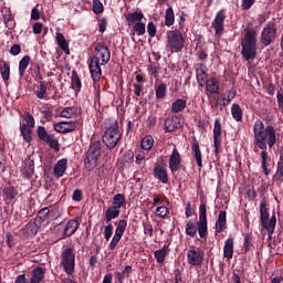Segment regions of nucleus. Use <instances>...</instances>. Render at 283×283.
Masks as SVG:
<instances>
[{
    "label": "nucleus",
    "mask_w": 283,
    "mask_h": 283,
    "mask_svg": "<svg viewBox=\"0 0 283 283\" xmlns=\"http://www.w3.org/2000/svg\"><path fill=\"white\" fill-rule=\"evenodd\" d=\"M158 65L157 64H150L148 66V73L150 76H154V78H158Z\"/></svg>",
    "instance_id": "e2e57ef3"
},
{
    "label": "nucleus",
    "mask_w": 283,
    "mask_h": 283,
    "mask_svg": "<svg viewBox=\"0 0 283 283\" xmlns=\"http://www.w3.org/2000/svg\"><path fill=\"white\" fill-rule=\"evenodd\" d=\"M176 23V14L174 13V8L169 7L165 12V25L171 28Z\"/></svg>",
    "instance_id": "473e14b6"
},
{
    "label": "nucleus",
    "mask_w": 283,
    "mask_h": 283,
    "mask_svg": "<svg viewBox=\"0 0 283 283\" xmlns=\"http://www.w3.org/2000/svg\"><path fill=\"white\" fill-rule=\"evenodd\" d=\"M120 216V210L113 208L112 206L106 210L104 214L105 222L109 223L112 220H116Z\"/></svg>",
    "instance_id": "72a5a7b5"
},
{
    "label": "nucleus",
    "mask_w": 283,
    "mask_h": 283,
    "mask_svg": "<svg viewBox=\"0 0 283 283\" xmlns=\"http://www.w3.org/2000/svg\"><path fill=\"white\" fill-rule=\"evenodd\" d=\"M167 253V245H165L163 249L155 251L154 256L158 264H163V262H165Z\"/></svg>",
    "instance_id": "4c0bfd02"
},
{
    "label": "nucleus",
    "mask_w": 283,
    "mask_h": 283,
    "mask_svg": "<svg viewBox=\"0 0 283 283\" xmlns=\"http://www.w3.org/2000/svg\"><path fill=\"white\" fill-rule=\"evenodd\" d=\"M115 233L114 237L111 240V243L108 244L109 251H114L116 247H118V242L123 240V235H125V231H127V220L120 219L117 222H115Z\"/></svg>",
    "instance_id": "9d476101"
},
{
    "label": "nucleus",
    "mask_w": 283,
    "mask_h": 283,
    "mask_svg": "<svg viewBox=\"0 0 283 283\" xmlns=\"http://www.w3.org/2000/svg\"><path fill=\"white\" fill-rule=\"evenodd\" d=\"M2 193L6 200L12 202V200H14L17 196H19V190L14 186H6L2 190Z\"/></svg>",
    "instance_id": "cd10ccee"
},
{
    "label": "nucleus",
    "mask_w": 283,
    "mask_h": 283,
    "mask_svg": "<svg viewBox=\"0 0 283 283\" xmlns=\"http://www.w3.org/2000/svg\"><path fill=\"white\" fill-rule=\"evenodd\" d=\"M251 242H253V237L251 234H245L243 243V249L245 253H249V251H251Z\"/></svg>",
    "instance_id": "4d7b16f0"
},
{
    "label": "nucleus",
    "mask_w": 283,
    "mask_h": 283,
    "mask_svg": "<svg viewBox=\"0 0 283 283\" xmlns=\"http://www.w3.org/2000/svg\"><path fill=\"white\" fill-rule=\"evenodd\" d=\"M44 143H48V145H49V147H51V149L59 151V139H56V137H54V135L46 137Z\"/></svg>",
    "instance_id": "49530a36"
},
{
    "label": "nucleus",
    "mask_w": 283,
    "mask_h": 283,
    "mask_svg": "<svg viewBox=\"0 0 283 283\" xmlns=\"http://www.w3.org/2000/svg\"><path fill=\"white\" fill-rule=\"evenodd\" d=\"M98 30L99 32H105V30H107V20L105 18H103L102 20H99L98 23Z\"/></svg>",
    "instance_id": "774afa93"
},
{
    "label": "nucleus",
    "mask_w": 283,
    "mask_h": 283,
    "mask_svg": "<svg viewBox=\"0 0 283 283\" xmlns=\"http://www.w3.org/2000/svg\"><path fill=\"white\" fill-rule=\"evenodd\" d=\"M180 163H182L180 153L178 151V148H174L171 155L169 156V169L171 174H176V171L180 169Z\"/></svg>",
    "instance_id": "f3484780"
},
{
    "label": "nucleus",
    "mask_w": 283,
    "mask_h": 283,
    "mask_svg": "<svg viewBox=\"0 0 283 283\" xmlns=\"http://www.w3.org/2000/svg\"><path fill=\"white\" fill-rule=\"evenodd\" d=\"M142 149H145V151H149L151 147H154V137L151 135H147L142 139Z\"/></svg>",
    "instance_id": "a19ab883"
},
{
    "label": "nucleus",
    "mask_w": 283,
    "mask_h": 283,
    "mask_svg": "<svg viewBox=\"0 0 283 283\" xmlns=\"http://www.w3.org/2000/svg\"><path fill=\"white\" fill-rule=\"evenodd\" d=\"M233 247H234V242L233 239H228L224 242L223 245V258H227L228 260H232L233 259Z\"/></svg>",
    "instance_id": "c85d7f7f"
},
{
    "label": "nucleus",
    "mask_w": 283,
    "mask_h": 283,
    "mask_svg": "<svg viewBox=\"0 0 283 283\" xmlns=\"http://www.w3.org/2000/svg\"><path fill=\"white\" fill-rule=\"evenodd\" d=\"M32 61V57L30 55H24L20 62H19V74L20 77L23 78L25 71L28 70V65H30V62Z\"/></svg>",
    "instance_id": "f704fd0d"
},
{
    "label": "nucleus",
    "mask_w": 283,
    "mask_h": 283,
    "mask_svg": "<svg viewBox=\"0 0 283 283\" xmlns=\"http://www.w3.org/2000/svg\"><path fill=\"white\" fill-rule=\"evenodd\" d=\"M255 6V0H242L241 8L242 10H251Z\"/></svg>",
    "instance_id": "69168bd1"
},
{
    "label": "nucleus",
    "mask_w": 283,
    "mask_h": 283,
    "mask_svg": "<svg viewBox=\"0 0 283 283\" xmlns=\"http://www.w3.org/2000/svg\"><path fill=\"white\" fill-rule=\"evenodd\" d=\"M112 59V52L109 48L103 43H98L95 45L94 55L91 59V63L88 65L90 73L93 81H101V76H103V71L101 70L102 65H107L109 60Z\"/></svg>",
    "instance_id": "f03ea898"
},
{
    "label": "nucleus",
    "mask_w": 283,
    "mask_h": 283,
    "mask_svg": "<svg viewBox=\"0 0 283 283\" xmlns=\"http://www.w3.org/2000/svg\"><path fill=\"white\" fill-rule=\"evenodd\" d=\"M41 32H44V34H48V28H43V23L35 22L33 24V33L41 34Z\"/></svg>",
    "instance_id": "6e6d98bb"
},
{
    "label": "nucleus",
    "mask_w": 283,
    "mask_h": 283,
    "mask_svg": "<svg viewBox=\"0 0 283 283\" xmlns=\"http://www.w3.org/2000/svg\"><path fill=\"white\" fill-rule=\"evenodd\" d=\"M261 150V167L264 172V176H269V174H271V169H269L268 164L271 163V157L269 156V151H266V149Z\"/></svg>",
    "instance_id": "bb28decb"
},
{
    "label": "nucleus",
    "mask_w": 283,
    "mask_h": 283,
    "mask_svg": "<svg viewBox=\"0 0 283 283\" xmlns=\"http://www.w3.org/2000/svg\"><path fill=\"white\" fill-rule=\"evenodd\" d=\"M101 156H103V145L101 142L92 143L84 160L85 169H87V171H94V169L98 167V160H101Z\"/></svg>",
    "instance_id": "423d86ee"
},
{
    "label": "nucleus",
    "mask_w": 283,
    "mask_h": 283,
    "mask_svg": "<svg viewBox=\"0 0 283 283\" xmlns=\"http://www.w3.org/2000/svg\"><path fill=\"white\" fill-rule=\"evenodd\" d=\"M4 25L9 30H14V25H17V22H14V19L12 18V15H8L4 18Z\"/></svg>",
    "instance_id": "052dcab7"
},
{
    "label": "nucleus",
    "mask_w": 283,
    "mask_h": 283,
    "mask_svg": "<svg viewBox=\"0 0 283 283\" xmlns=\"http://www.w3.org/2000/svg\"><path fill=\"white\" fill-rule=\"evenodd\" d=\"M207 78V66L199 64L197 67V81H205Z\"/></svg>",
    "instance_id": "a18cd8bd"
},
{
    "label": "nucleus",
    "mask_w": 283,
    "mask_h": 283,
    "mask_svg": "<svg viewBox=\"0 0 283 283\" xmlns=\"http://www.w3.org/2000/svg\"><path fill=\"white\" fill-rule=\"evenodd\" d=\"M154 177L163 182V185H167L169 182V175L167 174V168L165 166H156L154 168Z\"/></svg>",
    "instance_id": "4be33fe9"
},
{
    "label": "nucleus",
    "mask_w": 283,
    "mask_h": 283,
    "mask_svg": "<svg viewBox=\"0 0 283 283\" xmlns=\"http://www.w3.org/2000/svg\"><path fill=\"white\" fill-rule=\"evenodd\" d=\"M55 41L62 52H64L65 54H70V43H67V40L65 39V35H63V33L56 32Z\"/></svg>",
    "instance_id": "a878e982"
},
{
    "label": "nucleus",
    "mask_w": 283,
    "mask_h": 283,
    "mask_svg": "<svg viewBox=\"0 0 283 283\" xmlns=\"http://www.w3.org/2000/svg\"><path fill=\"white\" fill-rule=\"evenodd\" d=\"M133 30L134 32H136L137 36L145 35V32H146L145 23L138 22L136 24H133Z\"/></svg>",
    "instance_id": "8fccbe9b"
},
{
    "label": "nucleus",
    "mask_w": 283,
    "mask_h": 283,
    "mask_svg": "<svg viewBox=\"0 0 283 283\" xmlns=\"http://www.w3.org/2000/svg\"><path fill=\"white\" fill-rule=\"evenodd\" d=\"M166 50L167 52H170V54H178L179 52H182V50H185V45H187V35L178 29L168 31L166 33Z\"/></svg>",
    "instance_id": "39448f33"
},
{
    "label": "nucleus",
    "mask_w": 283,
    "mask_h": 283,
    "mask_svg": "<svg viewBox=\"0 0 283 283\" xmlns=\"http://www.w3.org/2000/svg\"><path fill=\"white\" fill-rule=\"evenodd\" d=\"M241 54L247 61L258 56V32L255 30H247L241 40Z\"/></svg>",
    "instance_id": "20e7f679"
},
{
    "label": "nucleus",
    "mask_w": 283,
    "mask_h": 283,
    "mask_svg": "<svg viewBox=\"0 0 283 283\" xmlns=\"http://www.w3.org/2000/svg\"><path fill=\"white\" fill-rule=\"evenodd\" d=\"M36 135H38V138L43 143L48 139V137L51 136L50 134H48V130L45 129L44 126H38Z\"/></svg>",
    "instance_id": "de8ad7c7"
},
{
    "label": "nucleus",
    "mask_w": 283,
    "mask_h": 283,
    "mask_svg": "<svg viewBox=\"0 0 283 283\" xmlns=\"http://www.w3.org/2000/svg\"><path fill=\"white\" fill-rule=\"evenodd\" d=\"M78 116H81V107L77 106L63 107L60 112L61 118H78Z\"/></svg>",
    "instance_id": "412c9836"
},
{
    "label": "nucleus",
    "mask_w": 283,
    "mask_h": 283,
    "mask_svg": "<svg viewBox=\"0 0 283 283\" xmlns=\"http://www.w3.org/2000/svg\"><path fill=\"white\" fill-rule=\"evenodd\" d=\"M34 116L30 112H24L22 114V119L20 123V134L25 143L30 146L32 143L33 129H34Z\"/></svg>",
    "instance_id": "0eeeda50"
},
{
    "label": "nucleus",
    "mask_w": 283,
    "mask_h": 283,
    "mask_svg": "<svg viewBox=\"0 0 283 283\" xmlns=\"http://www.w3.org/2000/svg\"><path fill=\"white\" fill-rule=\"evenodd\" d=\"M169 216V208L166 206H158L155 209V217L165 220Z\"/></svg>",
    "instance_id": "ea45409f"
},
{
    "label": "nucleus",
    "mask_w": 283,
    "mask_h": 283,
    "mask_svg": "<svg viewBox=\"0 0 283 283\" xmlns=\"http://www.w3.org/2000/svg\"><path fill=\"white\" fill-rule=\"evenodd\" d=\"M227 229V211L221 210L216 222V233H222Z\"/></svg>",
    "instance_id": "393cba45"
},
{
    "label": "nucleus",
    "mask_w": 283,
    "mask_h": 283,
    "mask_svg": "<svg viewBox=\"0 0 283 283\" xmlns=\"http://www.w3.org/2000/svg\"><path fill=\"white\" fill-rule=\"evenodd\" d=\"M114 209H117V211H120L122 207H125V195L117 193L113 197L112 206Z\"/></svg>",
    "instance_id": "e433bc0d"
},
{
    "label": "nucleus",
    "mask_w": 283,
    "mask_h": 283,
    "mask_svg": "<svg viewBox=\"0 0 283 283\" xmlns=\"http://www.w3.org/2000/svg\"><path fill=\"white\" fill-rule=\"evenodd\" d=\"M187 261L190 266H202L205 262V251L192 248L187 251Z\"/></svg>",
    "instance_id": "ddd939ff"
},
{
    "label": "nucleus",
    "mask_w": 283,
    "mask_h": 283,
    "mask_svg": "<svg viewBox=\"0 0 283 283\" xmlns=\"http://www.w3.org/2000/svg\"><path fill=\"white\" fill-rule=\"evenodd\" d=\"M61 264L67 275H72L74 273L75 258L72 249L67 248L66 250H64V252L62 253Z\"/></svg>",
    "instance_id": "f8f14e48"
},
{
    "label": "nucleus",
    "mask_w": 283,
    "mask_h": 283,
    "mask_svg": "<svg viewBox=\"0 0 283 283\" xmlns=\"http://www.w3.org/2000/svg\"><path fill=\"white\" fill-rule=\"evenodd\" d=\"M78 227H81V222L77 221V219H70V220H63L60 222L55 229L60 231L62 235V240H65L67 238H72L76 231H78Z\"/></svg>",
    "instance_id": "1a4fd4ad"
},
{
    "label": "nucleus",
    "mask_w": 283,
    "mask_h": 283,
    "mask_svg": "<svg viewBox=\"0 0 283 283\" xmlns=\"http://www.w3.org/2000/svg\"><path fill=\"white\" fill-rule=\"evenodd\" d=\"M32 72L34 74L35 81H43V75L41 74V65L34 64Z\"/></svg>",
    "instance_id": "13d9d810"
},
{
    "label": "nucleus",
    "mask_w": 283,
    "mask_h": 283,
    "mask_svg": "<svg viewBox=\"0 0 283 283\" xmlns=\"http://www.w3.org/2000/svg\"><path fill=\"white\" fill-rule=\"evenodd\" d=\"M165 129H166V132H176V129H178V126H177L174 117H168L165 120Z\"/></svg>",
    "instance_id": "c03bdc74"
},
{
    "label": "nucleus",
    "mask_w": 283,
    "mask_h": 283,
    "mask_svg": "<svg viewBox=\"0 0 283 283\" xmlns=\"http://www.w3.org/2000/svg\"><path fill=\"white\" fill-rule=\"evenodd\" d=\"M192 154L197 160L198 167H202V151L200 150V144H198L196 139L192 142Z\"/></svg>",
    "instance_id": "c756f323"
},
{
    "label": "nucleus",
    "mask_w": 283,
    "mask_h": 283,
    "mask_svg": "<svg viewBox=\"0 0 283 283\" xmlns=\"http://www.w3.org/2000/svg\"><path fill=\"white\" fill-rule=\"evenodd\" d=\"M197 57L199 61H207V59H209V54L207 53V50L200 49L197 52Z\"/></svg>",
    "instance_id": "338daca9"
},
{
    "label": "nucleus",
    "mask_w": 283,
    "mask_h": 283,
    "mask_svg": "<svg viewBox=\"0 0 283 283\" xmlns=\"http://www.w3.org/2000/svg\"><path fill=\"white\" fill-rule=\"evenodd\" d=\"M227 19V11L221 9L214 20L212 21V28L218 36H221L222 32H224V21Z\"/></svg>",
    "instance_id": "dca6fc26"
},
{
    "label": "nucleus",
    "mask_w": 283,
    "mask_h": 283,
    "mask_svg": "<svg viewBox=\"0 0 283 283\" xmlns=\"http://www.w3.org/2000/svg\"><path fill=\"white\" fill-rule=\"evenodd\" d=\"M197 233H199L201 240H206L209 235L207 226V203L205 202H201L199 206V220L197 223L193 220H189L186 223V235L193 238Z\"/></svg>",
    "instance_id": "7ed1b4c3"
},
{
    "label": "nucleus",
    "mask_w": 283,
    "mask_h": 283,
    "mask_svg": "<svg viewBox=\"0 0 283 283\" xmlns=\"http://www.w3.org/2000/svg\"><path fill=\"white\" fill-rule=\"evenodd\" d=\"M213 145L216 154H220V149H222V124L220 123V118L214 120Z\"/></svg>",
    "instance_id": "2eb2a0df"
},
{
    "label": "nucleus",
    "mask_w": 283,
    "mask_h": 283,
    "mask_svg": "<svg viewBox=\"0 0 283 283\" xmlns=\"http://www.w3.org/2000/svg\"><path fill=\"white\" fill-rule=\"evenodd\" d=\"M81 87H82L81 78L78 77V75L73 74V76H72V88L75 92H81Z\"/></svg>",
    "instance_id": "603ef678"
},
{
    "label": "nucleus",
    "mask_w": 283,
    "mask_h": 283,
    "mask_svg": "<svg viewBox=\"0 0 283 283\" xmlns=\"http://www.w3.org/2000/svg\"><path fill=\"white\" fill-rule=\"evenodd\" d=\"M65 171H67V159H60L53 168V176L55 178H63Z\"/></svg>",
    "instance_id": "b1692460"
},
{
    "label": "nucleus",
    "mask_w": 283,
    "mask_h": 283,
    "mask_svg": "<svg viewBox=\"0 0 283 283\" xmlns=\"http://www.w3.org/2000/svg\"><path fill=\"white\" fill-rule=\"evenodd\" d=\"M0 74L4 83L10 81V64L8 62H3L2 67L0 69Z\"/></svg>",
    "instance_id": "79ce46f5"
},
{
    "label": "nucleus",
    "mask_w": 283,
    "mask_h": 283,
    "mask_svg": "<svg viewBox=\"0 0 283 283\" xmlns=\"http://www.w3.org/2000/svg\"><path fill=\"white\" fill-rule=\"evenodd\" d=\"M135 83L133 84L134 94L137 97L143 96V87H145V75L142 72L135 73Z\"/></svg>",
    "instance_id": "6ab92c4d"
},
{
    "label": "nucleus",
    "mask_w": 283,
    "mask_h": 283,
    "mask_svg": "<svg viewBox=\"0 0 283 283\" xmlns=\"http://www.w3.org/2000/svg\"><path fill=\"white\" fill-rule=\"evenodd\" d=\"M156 98H165L167 96V84L160 83L155 91Z\"/></svg>",
    "instance_id": "37998d69"
},
{
    "label": "nucleus",
    "mask_w": 283,
    "mask_h": 283,
    "mask_svg": "<svg viewBox=\"0 0 283 283\" xmlns=\"http://www.w3.org/2000/svg\"><path fill=\"white\" fill-rule=\"evenodd\" d=\"M133 271L134 269L132 268V265H126L122 272L115 273L117 282L123 283V280H125V277H129Z\"/></svg>",
    "instance_id": "c9c22d12"
},
{
    "label": "nucleus",
    "mask_w": 283,
    "mask_h": 283,
    "mask_svg": "<svg viewBox=\"0 0 283 283\" xmlns=\"http://www.w3.org/2000/svg\"><path fill=\"white\" fill-rule=\"evenodd\" d=\"M207 94H218L220 92V81L217 77H210L206 81Z\"/></svg>",
    "instance_id": "5701e85b"
},
{
    "label": "nucleus",
    "mask_w": 283,
    "mask_h": 283,
    "mask_svg": "<svg viewBox=\"0 0 283 283\" xmlns=\"http://www.w3.org/2000/svg\"><path fill=\"white\" fill-rule=\"evenodd\" d=\"M125 19L127 25L132 28V25H135L136 23H142L143 19H145V14L143 13V11L137 10L135 12L126 13Z\"/></svg>",
    "instance_id": "aec40b11"
},
{
    "label": "nucleus",
    "mask_w": 283,
    "mask_h": 283,
    "mask_svg": "<svg viewBox=\"0 0 283 283\" xmlns=\"http://www.w3.org/2000/svg\"><path fill=\"white\" fill-rule=\"evenodd\" d=\"M118 140H120V130H118V126L108 127L103 136V143L108 147V149H114L116 145H118Z\"/></svg>",
    "instance_id": "9b49d317"
},
{
    "label": "nucleus",
    "mask_w": 283,
    "mask_h": 283,
    "mask_svg": "<svg viewBox=\"0 0 283 283\" xmlns=\"http://www.w3.org/2000/svg\"><path fill=\"white\" fill-rule=\"evenodd\" d=\"M113 234H114V226H112V223H108L104 228V238H105L106 242H109Z\"/></svg>",
    "instance_id": "5fc2aeb1"
},
{
    "label": "nucleus",
    "mask_w": 283,
    "mask_h": 283,
    "mask_svg": "<svg viewBox=\"0 0 283 283\" xmlns=\"http://www.w3.org/2000/svg\"><path fill=\"white\" fill-rule=\"evenodd\" d=\"M231 114L232 118L237 120V123H240L242 120V107H240V104H233L231 107Z\"/></svg>",
    "instance_id": "58836bf2"
},
{
    "label": "nucleus",
    "mask_w": 283,
    "mask_h": 283,
    "mask_svg": "<svg viewBox=\"0 0 283 283\" xmlns=\"http://www.w3.org/2000/svg\"><path fill=\"white\" fill-rule=\"evenodd\" d=\"M49 217H50V208H42L38 212L36 220H39L40 222H45Z\"/></svg>",
    "instance_id": "09e8293b"
},
{
    "label": "nucleus",
    "mask_w": 283,
    "mask_h": 283,
    "mask_svg": "<svg viewBox=\"0 0 283 283\" xmlns=\"http://www.w3.org/2000/svg\"><path fill=\"white\" fill-rule=\"evenodd\" d=\"M187 107V99H176L172 104H171V113L172 114H180V112H184V109Z\"/></svg>",
    "instance_id": "2f4dec72"
},
{
    "label": "nucleus",
    "mask_w": 283,
    "mask_h": 283,
    "mask_svg": "<svg viewBox=\"0 0 283 283\" xmlns=\"http://www.w3.org/2000/svg\"><path fill=\"white\" fill-rule=\"evenodd\" d=\"M43 277H45V270L43 268H36L32 271L31 283H41L43 282Z\"/></svg>",
    "instance_id": "7c9ffc66"
},
{
    "label": "nucleus",
    "mask_w": 283,
    "mask_h": 283,
    "mask_svg": "<svg viewBox=\"0 0 283 283\" xmlns=\"http://www.w3.org/2000/svg\"><path fill=\"white\" fill-rule=\"evenodd\" d=\"M147 32L151 39H154V36H156L157 29H156V24H154V22H149L147 24Z\"/></svg>",
    "instance_id": "0e129e2a"
},
{
    "label": "nucleus",
    "mask_w": 283,
    "mask_h": 283,
    "mask_svg": "<svg viewBox=\"0 0 283 283\" xmlns=\"http://www.w3.org/2000/svg\"><path fill=\"white\" fill-rule=\"evenodd\" d=\"M260 216H261V224L265 231H268L269 238L273 235L275 231V224H277V217L273 214L269 219V209L266 208V201L263 199L260 203Z\"/></svg>",
    "instance_id": "6e6552de"
},
{
    "label": "nucleus",
    "mask_w": 283,
    "mask_h": 283,
    "mask_svg": "<svg viewBox=\"0 0 283 283\" xmlns=\"http://www.w3.org/2000/svg\"><path fill=\"white\" fill-rule=\"evenodd\" d=\"M39 85L33 87V94L35 95L39 101H48V82L39 81Z\"/></svg>",
    "instance_id": "a211bd4d"
},
{
    "label": "nucleus",
    "mask_w": 283,
    "mask_h": 283,
    "mask_svg": "<svg viewBox=\"0 0 283 283\" xmlns=\"http://www.w3.org/2000/svg\"><path fill=\"white\" fill-rule=\"evenodd\" d=\"M103 2L101 0H93V12L94 14H103Z\"/></svg>",
    "instance_id": "864d4df0"
},
{
    "label": "nucleus",
    "mask_w": 283,
    "mask_h": 283,
    "mask_svg": "<svg viewBox=\"0 0 283 283\" xmlns=\"http://www.w3.org/2000/svg\"><path fill=\"white\" fill-rule=\"evenodd\" d=\"M167 201V197H165L164 195H157L154 197L153 200V207H163V205H165V202Z\"/></svg>",
    "instance_id": "3c124183"
},
{
    "label": "nucleus",
    "mask_w": 283,
    "mask_h": 283,
    "mask_svg": "<svg viewBox=\"0 0 283 283\" xmlns=\"http://www.w3.org/2000/svg\"><path fill=\"white\" fill-rule=\"evenodd\" d=\"M277 36V28L275 23L268 24L261 33V42L263 45L269 46Z\"/></svg>",
    "instance_id": "4468645a"
},
{
    "label": "nucleus",
    "mask_w": 283,
    "mask_h": 283,
    "mask_svg": "<svg viewBox=\"0 0 283 283\" xmlns=\"http://www.w3.org/2000/svg\"><path fill=\"white\" fill-rule=\"evenodd\" d=\"M254 151L258 154L260 149H273L277 143V129L273 125L264 126V122L258 119L252 126Z\"/></svg>",
    "instance_id": "f257e3e1"
},
{
    "label": "nucleus",
    "mask_w": 283,
    "mask_h": 283,
    "mask_svg": "<svg viewBox=\"0 0 283 283\" xmlns=\"http://www.w3.org/2000/svg\"><path fill=\"white\" fill-rule=\"evenodd\" d=\"M77 127L76 122H64V133L74 132Z\"/></svg>",
    "instance_id": "bf43d9fd"
},
{
    "label": "nucleus",
    "mask_w": 283,
    "mask_h": 283,
    "mask_svg": "<svg viewBox=\"0 0 283 283\" xmlns=\"http://www.w3.org/2000/svg\"><path fill=\"white\" fill-rule=\"evenodd\" d=\"M143 226L145 235H148L149 238L154 237V226L149 222L143 223Z\"/></svg>",
    "instance_id": "680f3d73"
}]
</instances>
